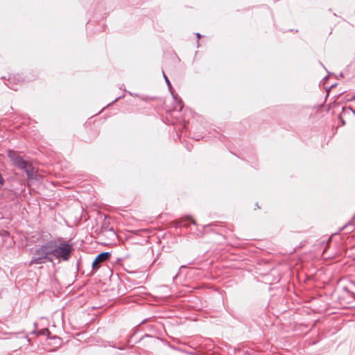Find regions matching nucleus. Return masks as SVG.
<instances>
[{
	"label": "nucleus",
	"instance_id": "f257e3e1",
	"mask_svg": "<svg viewBox=\"0 0 355 355\" xmlns=\"http://www.w3.org/2000/svg\"><path fill=\"white\" fill-rule=\"evenodd\" d=\"M7 155L12 162V165L19 169L24 171L28 179L35 178L37 170L31 162L20 156L17 152L12 150H8Z\"/></svg>",
	"mask_w": 355,
	"mask_h": 355
},
{
	"label": "nucleus",
	"instance_id": "f03ea898",
	"mask_svg": "<svg viewBox=\"0 0 355 355\" xmlns=\"http://www.w3.org/2000/svg\"><path fill=\"white\" fill-rule=\"evenodd\" d=\"M47 261H53L50 241L35 250L34 255L31 260L30 264L38 265L44 263Z\"/></svg>",
	"mask_w": 355,
	"mask_h": 355
},
{
	"label": "nucleus",
	"instance_id": "7ed1b4c3",
	"mask_svg": "<svg viewBox=\"0 0 355 355\" xmlns=\"http://www.w3.org/2000/svg\"><path fill=\"white\" fill-rule=\"evenodd\" d=\"M50 244L53 259L61 258L65 261L69 259L72 249L71 245L65 242L59 243L55 241H51Z\"/></svg>",
	"mask_w": 355,
	"mask_h": 355
},
{
	"label": "nucleus",
	"instance_id": "20e7f679",
	"mask_svg": "<svg viewBox=\"0 0 355 355\" xmlns=\"http://www.w3.org/2000/svg\"><path fill=\"white\" fill-rule=\"evenodd\" d=\"M110 257V254L107 252H102V253L99 254L96 257L94 261H93L92 267L94 268H98L99 264L102 262H104L107 259H108Z\"/></svg>",
	"mask_w": 355,
	"mask_h": 355
},
{
	"label": "nucleus",
	"instance_id": "39448f33",
	"mask_svg": "<svg viewBox=\"0 0 355 355\" xmlns=\"http://www.w3.org/2000/svg\"><path fill=\"white\" fill-rule=\"evenodd\" d=\"M162 73H163V76H164L166 83H167L168 86L169 87H171V85L169 80L168 79L167 76L165 75L164 72L163 71Z\"/></svg>",
	"mask_w": 355,
	"mask_h": 355
},
{
	"label": "nucleus",
	"instance_id": "423d86ee",
	"mask_svg": "<svg viewBox=\"0 0 355 355\" xmlns=\"http://www.w3.org/2000/svg\"><path fill=\"white\" fill-rule=\"evenodd\" d=\"M196 36L198 37V39L200 38V37H201L200 34L198 33H196Z\"/></svg>",
	"mask_w": 355,
	"mask_h": 355
}]
</instances>
